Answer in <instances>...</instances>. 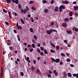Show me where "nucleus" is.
I'll return each instance as SVG.
<instances>
[{
  "label": "nucleus",
  "instance_id": "obj_1",
  "mask_svg": "<svg viewBox=\"0 0 78 78\" xmlns=\"http://www.w3.org/2000/svg\"><path fill=\"white\" fill-rule=\"evenodd\" d=\"M56 31H57V30L53 29H51L50 30H46L47 34L49 35L51 33H52V32H56Z\"/></svg>",
  "mask_w": 78,
  "mask_h": 78
},
{
  "label": "nucleus",
  "instance_id": "obj_2",
  "mask_svg": "<svg viewBox=\"0 0 78 78\" xmlns=\"http://www.w3.org/2000/svg\"><path fill=\"white\" fill-rule=\"evenodd\" d=\"M51 59H52V61H53V62H56V63H59V61H60V60L58 58H57L55 60V58L51 57Z\"/></svg>",
  "mask_w": 78,
  "mask_h": 78
},
{
  "label": "nucleus",
  "instance_id": "obj_3",
  "mask_svg": "<svg viewBox=\"0 0 78 78\" xmlns=\"http://www.w3.org/2000/svg\"><path fill=\"white\" fill-rule=\"evenodd\" d=\"M66 8V7H65V6L64 5H61L59 7V9L60 10V12H61L62 11V9H65Z\"/></svg>",
  "mask_w": 78,
  "mask_h": 78
},
{
  "label": "nucleus",
  "instance_id": "obj_4",
  "mask_svg": "<svg viewBox=\"0 0 78 78\" xmlns=\"http://www.w3.org/2000/svg\"><path fill=\"white\" fill-rule=\"evenodd\" d=\"M21 12L23 13V14H26V12H27V10L25 9L24 10H23L22 9H21Z\"/></svg>",
  "mask_w": 78,
  "mask_h": 78
},
{
  "label": "nucleus",
  "instance_id": "obj_5",
  "mask_svg": "<svg viewBox=\"0 0 78 78\" xmlns=\"http://www.w3.org/2000/svg\"><path fill=\"white\" fill-rule=\"evenodd\" d=\"M62 27H64V28H66V27H67V24L66 22H64L63 23H62Z\"/></svg>",
  "mask_w": 78,
  "mask_h": 78
},
{
  "label": "nucleus",
  "instance_id": "obj_6",
  "mask_svg": "<svg viewBox=\"0 0 78 78\" xmlns=\"http://www.w3.org/2000/svg\"><path fill=\"white\" fill-rule=\"evenodd\" d=\"M3 66L1 68V78H2V77L3 76Z\"/></svg>",
  "mask_w": 78,
  "mask_h": 78
},
{
  "label": "nucleus",
  "instance_id": "obj_7",
  "mask_svg": "<svg viewBox=\"0 0 78 78\" xmlns=\"http://www.w3.org/2000/svg\"><path fill=\"white\" fill-rule=\"evenodd\" d=\"M67 33L68 34H72V32L70 30H67Z\"/></svg>",
  "mask_w": 78,
  "mask_h": 78
},
{
  "label": "nucleus",
  "instance_id": "obj_8",
  "mask_svg": "<svg viewBox=\"0 0 78 78\" xmlns=\"http://www.w3.org/2000/svg\"><path fill=\"white\" fill-rule=\"evenodd\" d=\"M73 30L75 31H78V29L76 27H74L73 28Z\"/></svg>",
  "mask_w": 78,
  "mask_h": 78
},
{
  "label": "nucleus",
  "instance_id": "obj_9",
  "mask_svg": "<svg viewBox=\"0 0 78 78\" xmlns=\"http://www.w3.org/2000/svg\"><path fill=\"white\" fill-rule=\"evenodd\" d=\"M44 12H45V13H48V10L47 9H44Z\"/></svg>",
  "mask_w": 78,
  "mask_h": 78
},
{
  "label": "nucleus",
  "instance_id": "obj_10",
  "mask_svg": "<svg viewBox=\"0 0 78 78\" xmlns=\"http://www.w3.org/2000/svg\"><path fill=\"white\" fill-rule=\"evenodd\" d=\"M59 9V8L58 7H55V9H54L55 11H56V12H57L58 11V9Z\"/></svg>",
  "mask_w": 78,
  "mask_h": 78
},
{
  "label": "nucleus",
  "instance_id": "obj_11",
  "mask_svg": "<svg viewBox=\"0 0 78 78\" xmlns=\"http://www.w3.org/2000/svg\"><path fill=\"white\" fill-rule=\"evenodd\" d=\"M17 27L18 30H19V29H20V30H22V26L20 25L18 26V27Z\"/></svg>",
  "mask_w": 78,
  "mask_h": 78
},
{
  "label": "nucleus",
  "instance_id": "obj_12",
  "mask_svg": "<svg viewBox=\"0 0 78 78\" xmlns=\"http://www.w3.org/2000/svg\"><path fill=\"white\" fill-rule=\"evenodd\" d=\"M8 14H9V16L11 18L12 17V16H11L12 14H11V12L10 11L8 12Z\"/></svg>",
  "mask_w": 78,
  "mask_h": 78
},
{
  "label": "nucleus",
  "instance_id": "obj_13",
  "mask_svg": "<svg viewBox=\"0 0 78 78\" xmlns=\"http://www.w3.org/2000/svg\"><path fill=\"white\" fill-rule=\"evenodd\" d=\"M73 13L72 12H70L69 14V16L70 17H72V15L73 14Z\"/></svg>",
  "mask_w": 78,
  "mask_h": 78
},
{
  "label": "nucleus",
  "instance_id": "obj_14",
  "mask_svg": "<svg viewBox=\"0 0 78 78\" xmlns=\"http://www.w3.org/2000/svg\"><path fill=\"white\" fill-rule=\"evenodd\" d=\"M67 75L69 77H71L72 76V74L70 73H68Z\"/></svg>",
  "mask_w": 78,
  "mask_h": 78
},
{
  "label": "nucleus",
  "instance_id": "obj_15",
  "mask_svg": "<svg viewBox=\"0 0 78 78\" xmlns=\"http://www.w3.org/2000/svg\"><path fill=\"white\" fill-rule=\"evenodd\" d=\"M14 3H15L16 4H17L19 3V1H18V0H15Z\"/></svg>",
  "mask_w": 78,
  "mask_h": 78
},
{
  "label": "nucleus",
  "instance_id": "obj_16",
  "mask_svg": "<svg viewBox=\"0 0 78 78\" xmlns=\"http://www.w3.org/2000/svg\"><path fill=\"white\" fill-rule=\"evenodd\" d=\"M50 44H51V45L53 47H55V45L54 44H53V43H51Z\"/></svg>",
  "mask_w": 78,
  "mask_h": 78
},
{
  "label": "nucleus",
  "instance_id": "obj_17",
  "mask_svg": "<svg viewBox=\"0 0 78 78\" xmlns=\"http://www.w3.org/2000/svg\"><path fill=\"white\" fill-rule=\"evenodd\" d=\"M44 53L45 54H47V53H48V52H47V50H46V49H44Z\"/></svg>",
  "mask_w": 78,
  "mask_h": 78
},
{
  "label": "nucleus",
  "instance_id": "obj_18",
  "mask_svg": "<svg viewBox=\"0 0 78 78\" xmlns=\"http://www.w3.org/2000/svg\"><path fill=\"white\" fill-rule=\"evenodd\" d=\"M36 73H37V74H38L39 73H40V70L38 69H37Z\"/></svg>",
  "mask_w": 78,
  "mask_h": 78
},
{
  "label": "nucleus",
  "instance_id": "obj_19",
  "mask_svg": "<svg viewBox=\"0 0 78 78\" xmlns=\"http://www.w3.org/2000/svg\"><path fill=\"white\" fill-rule=\"evenodd\" d=\"M42 2L43 3H47V1L45 0H43L42 1Z\"/></svg>",
  "mask_w": 78,
  "mask_h": 78
},
{
  "label": "nucleus",
  "instance_id": "obj_20",
  "mask_svg": "<svg viewBox=\"0 0 78 78\" xmlns=\"http://www.w3.org/2000/svg\"><path fill=\"white\" fill-rule=\"evenodd\" d=\"M6 1L7 3H11V0H6Z\"/></svg>",
  "mask_w": 78,
  "mask_h": 78
},
{
  "label": "nucleus",
  "instance_id": "obj_21",
  "mask_svg": "<svg viewBox=\"0 0 78 78\" xmlns=\"http://www.w3.org/2000/svg\"><path fill=\"white\" fill-rule=\"evenodd\" d=\"M3 11L4 12H5V13H7V11L6 10V9H3Z\"/></svg>",
  "mask_w": 78,
  "mask_h": 78
},
{
  "label": "nucleus",
  "instance_id": "obj_22",
  "mask_svg": "<svg viewBox=\"0 0 78 78\" xmlns=\"http://www.w3.org/2000/svg\"><path fill=\"white\" fill-rule=\"evenodd\" d=\"M51 3L52 5H53V3H55V2L54 1V0H52L51 1Z\"/></svg>",
  "mask_w": 78,
  "mask_h": 78
},
{
  "label": "nucleus",
  "instance_id": "obj_23",
  "mask_svg": "<svg viewBox=\"0 0 78 78\" xmlns=\"http://www.w3.org/2000/svg\"><path fill=\"white\" fill-rule=\"evenodd\" d=\"M61 55L62 56H64V57H65L66 56V55L65 54H63V53H61Z\"/></svg>",
  "mask_w": 78,
  "mask_h": 78
},
{
  "label": "nucleus",
  "instance_id": "obj_24",
  "mask_svg": "<svg viewBox=\"0 0 78 78\" xmlns=\"http://www.w3.org/2000/svg\"><path fill=\"white\" fill-rule=\"evenodd\" d=\"M32 47L33 48H35V45H34V44H32Z\"/></svg>",
  "mask_w": 78,
  "mask_h": 78
},
{
  "label": "nucleus",
  "instance_id": "obj_25",
  "mask_svg": "<svg viewBox=\"0 0 78 78\" xmlns=\"http://www.w3.org/2000/svg\"><path fill=\"white\" fill-rule=\"evenodd\" d=\"M66 61L67 62H70V58H67Z\"/></svg>",
  "mask_w": 78,
  "mask_h": 78
},
{
  "label": "nucleus",
  "instance_id": "obj_26",
  "mask_svg": "<svg viewBox=\"0 0 78 78\" xmlns=\"http://www.w3.org/2000/svg\"><path fill=\"white\" fill-rule=\"evenodd\" d=\"M40 55L41 56H44V52H40Z\"/></svg>",
  "mask_w": 78,
  "mask_h": 78
},
{
  "label": "nucleus",
  "instance_id": "obj_27",
  "mask_svg": "<svg viewBox=\"0 0 78 78\" xmlns=\"http://www.w3.org/2000/svg\"><path fill=\"white\" fill-rule=\"evenodd\" d=\"M30 32H33V29L31 28H30Z\"/></svg>",
  "mask_w": 78,
  "mask_h": 78
},
{
  "label": "nucleus",
  "instance_id": "obj_28",
  "mask_svg": "<svg viewBox=\"0 0 78 78\" xmlns=\"http://www.w3.org/2000/svg\"><path fill=\"white\" fill-rule=\"evenodd\" d=\"M21 75L22 76H23L24 75V74L23 73V72H21Z\"/></svg>",
  "mask_w": 78,
  "mask_h": 78
},
{
  "label": "nucleus",
  "instance_id": "obj_29",
  "mask_svg": "<svg viewBox=\"0 0 78 78\" xmlns=\"http://www.w3.org/2000/svg\"><path fill=\"white\" fill-rule=\"evenodd\" d=\"M37 51H38V53L41 52V51H40V49H39V48H37Z\"/></svg>",
  "mask_w": 78,
  "mask_h": 78
},
{
  "label": "nucleus",
  "instance_id": "obj_30",
  "mask_svg": "<svg viewBox=\"0 0 78 78\" xmlns=\"http://www.w3.org/2000/svg\"><path fill=\"white\" fill-rule=\"evenodd\" d=\"M50 51L51 52V53H55V51L53 50L52 49H51L50 50Z\"/></svg>",
  "mask_w": 78,
  "mask_h": 78
},
{
  "label": "nucleus",
  "instance_id": "obj_31",
  "mask_svg": "<svg viewBox=\"0 0 78 78\" xmlns=\"http://www.w3.org/2000/svg\"><path fill=\"white\" fill-rule=\"evenodd\" d=\"M34 38L35 40H37V36H34Z\"/></svg>",
  "mask_w": 78,
  "mask_h": 78
},
{
  "label": "nucleus",
  "instance_id": "obj_32",
  "mask_svg": "<svg viewBox=\"0 0 78 78\" xmlns=\"http://www.w3.org/2000/svg\"><path fill=\"white\" fill-rule=\"evenodd\" d=\"M21 21L23 24H24V23H25V22H24V21H23V20H21Z\"/></svg>",
  "mask_w": 78,
  "mask_h": 78
},
{
  "label": "nucleus",
  "instance_id": "obj_33",
  "mask_svg": "<svg viewBox=\"0 0 78 78\" xmlns=\"http://www.w3.org/2000/svg\"><path fill=\"white\" fill-rule=\"evenodd\" d=\"M32 9H33V10H35L36 9V8H34V7H32L31 8Z\"/></svg>",
  "mask_w": 78,
  "mask_h": 78
},
{
  "label": "nucleus",
  "instance_id": "obj_34",
  "mask_svg": "<svg viewBox=\"0 0 78 78\" xmlns=\"http://www.w3.org/2000/svg\"><path fill=\"white\" fill-rule=\"evenodd\" d=\"M48 77H49V78H50V77H51V74H48Z\"/></svg>",
  "mask_w": 78,
  "mask_h": 78
},
{
  "label": "nucleus",
  "instance_id": "obj_35",
  "mask_svg": "<svg viewBox=\"0 0 78 78\" xmlns=\"http://www.w3.org/2000/svg\"><path fill=\"white\" fill-rule=\"evenodd\" d=\"M56 48L57 49V50H59V46H57L56 47Z\"/></svg>",
  "mask_w": 78,
  "mask_h": 78
},
{
  "label": "nucleus",
  "instance_id": "obj_36",
  "mask_svg": "<svg viewBox=\"0 0 78 78\" xmlns=\"http://www.w3.org/2000/svg\"><path fill=\"white\" fill-rule=\"evenodd\" d=\"M40 48L41 50H42V51H43V50H44V48L43 47H41Z\"/></svg>",
  "mask_w": 78,
  "mask_h": 78
},
{
  "label": "nucleus",
  "instance_id": "obj_37",
  "mask_svg": "<svg viewBox=\"0 0 78 78\" xmlns=\"http://www.w3.org/2000/svg\"><path fill=\"white\" fill-rule=\"evenodd\" d=\"M77 75V74H73V76H74V77L76 76V77Z\"/></svg>",
  "mask_w": 78,
  "mask_h": 78
},
{
  "label": "nucleus",
  "instance_id": "obj_38",
  "mask_svg": "<svg viewBox=\"0 0 78 78\" xmlns=\"http://www.w3.org/2000/svg\"><path fill=\"white\" fill-rule=\"evenodd\" d=\"M70 67H74V65L72 64H71L70 65Z\"/></svg>",
  "mask_w": 78,
  "mask_h": 78
},
{
  "label": "nucleus",
  "instance_id": "obj_39",
  "mask_svg": "<svg viewBox=\"0 0 78 78\" xmlns=\"http://www.w3.org/2000/svg\"><path fill=\"white\" fill-rule=\"evenodd\" d=\"M49 73H50V74H51L52 73V72L51 71H50V70H49Z\"/></svg>",
  "mask_w": 78,
  "mask_h": 78
},
{
  "label": "nucleus",
  "instance_id": "obj_40",
  "mask_svg": "<svg viewBox=\"0 0 78 78\" xmlns=\"http://www.w3.org/2000/svg\"><path fill=\"white\" fill-rule=\"evenodd\" d=\"M31 69H32V71H33V70H34V67H32Z\"/></svg>",
  "mask_w": 78,
  "mask_h": 78
},
{
  "label": "nucleus",
  "instance_id": "obj_41",
  "mask_svg": "<svg viewBox=\"0 0 78 78\" xmlns=\"http://www.w3.org/2000/svg\"><path fill=\"white\" fill-rule=\"evenodd\" d=\"M62 64H63V63H62V60H61L60 61V65H62Z\"/></svg>",
  "mask_w": 78,
  "mask_h": 78
},
{
  "label": "nucleus",
  "instance_id": "obj_42",
  "mask_svg": "<svg viewBox=\"0 0 78 78\" xmlns=\"http://www.w3.org/2000/svg\"><path fill=\"white\" fill-rule=\"evenodd\" d=\"M54 25V22L51 23V26H53V25Z\"/></svg>",
  "mask_w": 78,
  "mask_h": 78
},
{
  "label": "nucleus",
  "instance_id": "obj_43",
  "mask_svg": "<svg viewBox=\"0 0 78 78\" xmlns=\"http://www.w3.org/2000/svg\"><path fill=\"white\" fill-rule=\"evenodd\" d=\"M18 6H19V8L20 9L21 8V5H20L19 4Z\"/></svg>",
  "mask_w": 78,
  "mask_h": 78
},
{
  "label": "nucleus",
  "instance_id": "obj_44",
  "mask_svg": "<svg viewBox=\"0 0 78 78\" xmlns=\"http://www.w3.org/2000/svg\"><path fill=\"white\" fill-rule=\"evenodd\" d=\"M13 31L15 33H17V31L15 29L13 30Z\"/></svg>",
  "mask_w": 78,
  "mask_h": 78
},
{
  "label": "nucleus",
  "instance_id": "obj_45",
  "mask_svg": "<svg viewBox=\"0 0 78 78\" xmlns=\"http://www.w3.org/2000/svg\"><path fill=\"white\" fill-rule=\"evenodd\" d=\"M33 62H34V64H36V60H34L33 61Z\"/></svg>",
  "mask_w": 78,
  "mask_h": 78
},
{
  "label": "nucleus",
  "instance_id": "obj_46",
  "mask_svg": "<svg viewBox=\"0 0 78 78\" xmlns=\"http://www.w3.org/2000/svg\"><path fill=\"white\" fill-rule=\"evenodd\" d=\"M64 73L65 76V77H66V76H67V73Z\"/></svg>",
  "mask_w": 78,
  "mask_h": 78
},
{
  "label": "nucleus",
  "instance_id": "obj_47",
  "mask_svg": "<svg viewBox=\"0 0 78 78\" xmlns=\"http://www.w3.org/2000/svg\"><path fill=\"white\" fill-rule=\"evenodd\" d=\"M65 3L66 4H68V3H69V2H67L66 1H65Z\"/></svg>",
  "mask_w": 78,
  "mask_h": 78
},
{
  "label": "nucleus",
  "instance_id": "obj_48",
  "mask_svg": "<svg viewBox=\"0 0 78 78\" xmlns=\"http://www.w3.org/2000/svg\"><path fill=\"white\" fill-rule=\"evenodd\" d=\"M30 4H33V1H31L30 2Z\"/></svg>",
  "mask_w": 78,
  "mask_h": 78
},
{
  "label": "nucleus",
  "instance_id": "obj_49",
  "mask_svg": "<svg viewBox=\"0 0 78 78\" xmlns=\"http://www.w3.org/2000/svg\"><path fill=\"white\" fill-rule=\"evenodd\" d=\"M30 59V58L29 57H27V61H28Z\"/></svg>",
  "mask_w": 78,
  "mask_h": 78
},
{
  "label": "nucleus",
  "instance_id": "obj_50",
  "mask_svg": "<svg viewBox=\"0 0 78 78\" xmlns=\"http://www.w3.org/2000/svg\"><path fill=\"white\" fill-rule=\"evenodd\" d=\"M25 7H26V8L27 10H29V8H28V7L27 6H26Z\"/></svg>",
  "mask_w": 78,
  "mask_h": 78
},
{
  "label": "nucleus",
  "instance_id": "obj_51",
  "mask_svg": "<svg viewBox=\"0 0 78 78\" xmlns=\"http://www.w3.org/2000/svg\"><path fill=\"white\" fill-rule=\"evenodd\" d=\"M40 46H41V44L39 43H38V45L37 46L38 47H40Z\"/></svg>",
  "mask_w": 78,
  "mask_h": 78
},
{
  "label": "nucleus",
  "instance_id": "obj_52",
  "mask_svg": "<svg viewBox=\"0 0 78 78\" xmlns=\"http://www.w3.org/2000/svg\"><path fill=\"white\" fill-rule=\"evenodd\" d=\"M73 4H76V1H74V2L73 3Z\"/></svg>",
  "mask_w": 78,
  "mask_h": 78
},
{
  "label": "nucleus",
  "instance_id": "obj_53",
  "mask_svg": "<svg viewBox=\"0 0 78 78\" xmlns=\"http://www.w3.org/2000/svg\"><path fill=\"white\" fill-rule=\"evenodd\" d=\"M5 24L6 25H9V23H8V22H5Z\"/></svg>",
  "mask_w": 78,
  "mask_h": 78
},
{
  "label": "nucleus",
  "instance_id": "obj_54",
  "mask_svg": "<svg viewBox=\"0 0 78 78\" xmlns=\"http://www.w3.org/2000/svg\"><path fill=\"white\" fill-rule=\"evenodd\" d=\"M8 44H7L8 45H11V43H9V42H8Z\"/></svg>",
  "mask_w": 78,
  "mask_h": 78
},
{
  "label": "nucleus",
  "instance_id": "obj_55",
  "mask_svg": "<svg viewBox=\"0 0 78 78\" xmlns=\"http://www.w3.org/2000/svg\"><path fill=\"white\" fill-rule=\"evenodd\" d=\"M33 48L31 49L30 50V52H33Z\"/></svg>",
  "mask_w": 78,
  "mask_h": 78
},
{
  "label": "nucleus",
  "instance_id": "obj_56",
  "mask_svg": "<svg viewBox=\"0 0 78 78\" xmlns=\"http://www.w3.org/2000/svg\"><path fill=\"white\" fill-rule=\"evenodd\" d=\"M64 42H65V43H67V41L66 40H64Z\"/></svg>",
  "mask_w": 78,
  "mask_h": 78
},
{
  "label": "nucleus",
  "instance_id": "obj_57",
  "mask_svg": "<svg viewBox=\"0 0 78 78\" xmlns=\"http://www.w3.org/2000/svg\"><path fill=\"white\" fill-rule=\"evenodd\" d=\"M53 73H56V70H54Z\"/></svg>",
  "mask_w": 78,
  "mask_h": 78
},
{
  "label": "nucleus",
  "instance_id": "obj_58",
  "mask_svg": "<svg viewBox=\"0 0 78 78\" xmlns=\"http://www.w3.org/2000/svg\"><path fill=\"white\" fill-rule=\"evenodd\" d=\"M28 17H31V15L30 14H28L27 16Z\"/></svg>",
  "mask_w": 78,
  "mask_h": 78
},
{
  "label": "nucleus",
  "instance_id": "obj_59",
  "mask_svg": "<svg viewBox=\"0 0 78 78\" xmlns=\"http://www.w3.org/2000/svg\"><path fill=\"white\" fill-rule=\"evenodd\" d=\"M17 38H19V37H20V36L19 35H17Z\"/></svg>",
  "mask_w": 78,
  "mask_h": 78
},
{
  "label": "nucleus",
  "instance_id": "obj_60",
  "mask_svg": "<svg viewBox=\"0 0 78 78\" xmlns=\"http://www.w3.org/2000/svg\"><path fill=\"white\" fill-rule=\"evenodd\" d=\"M55 76H57V75H58V73H55Z\"/></svg>",
  "mask_w": 78,
  "mask_h": 78
},
{
  "label": "nucleus",
  "instance_id": "obj_61",
  "mask_svg": "<svg viewBox=\"0 0 78 78\" xmlns=\"http://www.w3.org/2000/svg\"><path fill=\"white\" fill-rule=\"evenodd\" d=\"M69 19L70 20H72L73 19V18L72 17H70Z\"/></svg>",
  "mask_w": 78,
  "mask_h": 78
},
{
  "label": "nucleus",
  "instance_id": "obj_62",
  "mask_svg": "<svg viewBox=\"0 0 78 78\" xmlns=\"http://www.w3.org/2000/svg\"><path fill=\"white\" fill-rule=\"evenodd\" d=\"M32 41H33V43L34 44L35 43V41H34V40H32Z\"/></svg>",
  "mask_w": 78,
  "mask_h": 78
},
{
  "label": "nucleus",
  "instance_id": "obj_63",
  "mask_svg": "<svg viewBox=\"0 0 78 78\" xmlns=\"http://www.w3.org/2000/svg\"><path fill=\"white\" fill-rule=\"evenodd\" d=\"M31 47V45L30 44H28V45L27 46V47Z\"/></svg>",
  "mask_w": 78,
  "mask_h": 78
},
{
  "label": "nucleus",
  "instance_id": "obj_64",
  "mask_svg": "<svg viewBox=\"0 0 78 78\" xmlns=\"http://www.w3.org/2000/svg\"><path fill=\"white\" fill-rule=\"evenodd\" d=\"M75 14L76 16H78V14L76 12L75 13Z\"/></svg>",
  "mask_w": 78,
  "mask_h": 78
}]
</instances>
